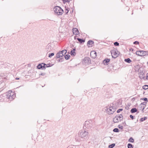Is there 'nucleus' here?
<instances>
[{"instance_id": "1", "label": "nucleus", "mask_w": 148, "mask_h": 148, "mask_svg": "<svg viewBox=\"0 0 148 148\" xmlns=\"http://www.w3.org/2000/svg\"><path fill=\"white\" fill-rule=\"evenodd\" d=\"M88 138V132L85 130H82L79 132L78 136L76 137L75 139L76 141L80 142L86 140Z\"/></svg>"}, {"instance_id": "2", "label": "nucleus", "mask_w": 148, "mask_h": 148, "mask_svg": "<svg viewBox=\"0 0 148 148\" xmlns=\"http://www.w3.org/2000/svg\"><path fill=\"white\" fill-rule=\"evenodd\" d=\"M53 10L57 15H61L64 12L63 10L59 6H55L53 8Z\"/></svg>"}, {"instance_id": "3", "label": "nucleus", "mask_w": 148, "mask_h": 148, "mask_svg": "<svg viewBox=\"0 0 148 148\" xmlns=\"http://www.w3.org/2000/svg\"><path fill=\"white\" fill-rule=\"evenodd\" d=\"M92 122V121L91 120H89V121H85L83 127L84 129H85L86 128H90L92 127L93 126Z\"/></svg>"}, {"instance_id": "4", "label": "nucleus", "mask_w": 148, "mask_h": 148, "mask_svg": "<svg viewBox=\"0 0 148 148\" xmlns=\"http://www.w3.org/2000/svg\"><path fill=\"white\" fill-rule=\"evenodd\" d=\"M110 52L112 58H115L118 56L119 55L117 53V52H118V51L116 49L112 50Z\"/></svg>"}, {"instance_id": "5", "label": "nucleus", "mask_w": 148, "mask_h": 148, "mask_svg": "<svg viewBox=\"0 0 148 148\" xmlns=\"http://www.w3.org/2000/svg\"><path fill=\"white\" fill-rule=\"evenodd\" d=\"M115 110V109L113 106H111L109 108H107L106 112L108 114H113Z\"/></svg>"}, {"instance_id": "6", "label": "nucleus", "mask_w": 148, "mask_h": 148, "mask_svg": "<svg viewBox=\"0 0 148 148\" xmlns=\"http://www.w3.org/2000/svg\"><path fill=\"white\" fill-rule=\"evenodd\" d=\"M8 95H6V97L7 99H10V101L12 100L16 96V93H8Z\"/></svg>"}, {"instance_id": "7", "label": "nucleus", "mask_w": 148, "mask_h": 148, "mask_svg": "<svg viewBox=\"0 0 148 148\" xmlns=\"http://www.w3.org/2000/svg\"><path fill=\"white\" fill-rule=\"evenodd\" d=\"M45 65H46V64L44 63H42L39 64L36 67L38 69L45 70L46 69Z\"/></svg>"}, {"instance_id": "8", "label": "nucleus", "mask_w": 148, "mask_h": 148, "mask_svg": "<svg viewBox=\"0 0 148 148\" xmlns=\"http://www.w3.org/2000/svg\"><path fill=\"white\" fill-rule=\"evenodd\" d=\"M91 62L90 58L89 57H85L83 59L82 61V63L83 64H88Z\"/></svg>"}, {"instance_id": "9", "label": "nucleus", "mask_w": 148, "mask_h": 148, "mask_svg": "<svg viewBox=\"0 0 148 148\" xmlns=\"http://www.w3.org/2000/svg\"><path fill=\"white\" fill-rule=\"evenodd\" d=\"M139 77L141 79H143L144 80L145 79V74L143 72V71H140V72L138 73Z\"/></svg>"}, {"instance_id": "10", "label": "nucleus", "mask_w": 148, "mask_h": 148, "mask_svg": "<svg viewBox=\"0 0 148 148\" xmlns=\"http://www.w3.org/2000/svg\"><path fill=\"white\" fill-rule=\"evenodd\" d=\"M72 32L73 34L76 35L79 34V31L77 28H73L72 29Z\"/></svg>"}, {"instance_id": "11", "label": "nucleus", "mask_w": 148, "mask_h": 148, "mask_svg": "<svg viewBox=\"0 0 148 148\" xmlns=\"http://www.w3.org/2000/svg\"><path fill=\"white\" fill-rule=\"evenodd\" d=\"M90 56L93 58H95L97 56V52L94 51H92L90 53Z\"/></svg>"}, {"instance_id": "12", "label": "nucleus", "mask_w": 148, "mask_h": 148, "mask_svg": "<svg viewBox=\"0 0 148 148\" xmlns=\"http://www.w3.org/2000/svg\"><path fill=\"white\" fill-rule=\"evenodd\" d=\"M51 44L49 43L46 46V49L47 51L49 52L51 51L52 49Z\"/></svg>"}, {"instance_id": "13", "label": "nucleus", "mask_w": 148, "mask_h": 148, "mask_svg": "<svg viewBox=\"0 0 148 148\" xmlns=\"http://www.w3.org/2000/svg\"><path fill=\"white\" fill-rule=\"evenodd\" d=\"M110 59L109 58H106L103 61L104 65H107L108 63L110 61Z\"/></svg>"}, {"instance_id": "14", "label": "nucleus", "mask_w": 148, "mask_h": 148, "mask_svg": "<svg viewBox=\"0 0 148 148\" xmlns=\"http://www.w3.org/2000/svg\"><path fill=\"white\" fill-rule=\"evenodd\" d=\"M94 43V42L91 40H89L87 43V45L88 47H90L89 45H90V47L92 46V45Z\"/></svg>"}, {"instance_id": "15", "label": "nucleus", "mask_w": 148, "mask_h": 148, "mask_svg": "<svg viewBox=\"0 0 148 148\" xmlns=\"http://www.w3.org/2000/svg\"><path fill=\"white\" fill-rule=\"evenodd\" d=\"M130 112L132 113H134L137 112L138 113L139 112V111H138L137 109L136 108H132Z\"/></svg>"}, {"instance_id": "16", "label": "nucleus", "mask_w": 148, "mask_h": 148, "mask_svg": "<svg viewBox=\"0 0 148 148\" xmlns=\"http://www.w3.org/2000/svg\"><path fill=\"white\" fill-rule=\"evenodd\" d=\"M142 52H143L142 50L138 51H137L136 52V55H138V56H142Z\"/></svg>"}, {"instance_id": "17", "label": "nucleus", "mask_w": 148, "mask_h": 148, "mask_svg": "<svg viewBox=\"0 0 148 148\" xmlns=\"http://www.w3.org/2000/svg\"><path fill=\"white\" fill-rule=\"evenodd\" d=\"M77 40H78L79 43L82 44L83 43L85 42V39H84L83 38H77Z\"/></svg>"}, {"instance_id": "18", "label": "nucleus", "mask_w": 148, "mask_h": 148, "mask_svg": "<svg viewBox=\"0 0 148 148\" xmlns=\"http://www.w3.org/2000/svg\"><path fill=\"white\" fill-rule=\"evenodd\" d=\"M120 121L119 119L118 118V116H115L113 119V121L114 123H116L119 122Z\"/></svg>"}, {"instance_id": "19", "label": "nucleus", "mask_w": 148, "mask_h": 148, "mask_svg": "<svg viewBox=\"0 0 148 148\" xmlns=\"http://www.w3.org/2000/svg\"><path fill=\"white\" fill-rule=\"evenodd\" d=\"M67 52V50L66 49H64L61 51H59V53H60L61 54H63V55H66Z\"/></svg>"}, {"instance_id": "20", "label": "nucleus", "mask_w": 148, "mask_h": 148, "mask_svg": "<svg viewBox=\"0 0 148 148\" xmlns=\"http://www.w3.org/2000/svg\"><path fill=\"white\" fill-rule=\"evenodd\" d=\"M60 54H61L60 53H59V51L56 54V59H58L60 58L61 57H62L63 56V55L62 54V55H60Z\"/></svg>"}, {"instance_id": "21", "label": "nucleus", "mask_w": 148, "mask_h": 148, "mask_svg": "<svg viewBox=\"0 0 148 148\" xmlns=\"http://www.w3.org/2000/svg\"><path fill=\"white\" fill-rule=\"evenodd\" d=\"M116 116H118V118L119 119L120 121H121L123 120V116L122 114L117 115Z\"/></svg>"}, {"instance_id": "22", "label": "nucleus", "mask_w": 148, "mask_h": 148, "mask_svg": "<svg viewBox=\"0 0 148 148\" xmlns=\"http://www.w3.org/2000/svg\"><path fill=\"white\" fill-rule=\"evenodd\" d=\"M139 106H140V107H139V109L140 110H141V111L142 112H144L143 110H144L145 107H144V106H142L141 104H140Z\"/></svg>"}, {"instance_id": "23", "label": "nucleus", "mask_w": 148, "mask_h": 148, "mask_svg": "<svg viewBox=\"0 0 148 148\" xmlns=\"http://www.w3.org/2000/svg\"><path fill=\"white\" fill-rule=\"evenodd\" d=\"M142 56H144L146 55H148V51H143L142 53Z\"/></svg>"}, {"instance_id": "24", "label": "nucleus", "mask_w": 148, "mask_h": 148, "mask_svg": "<svg viewBox=\"0 0 148 148\" xmlns=\"http://www.w3.org/2000/svg\"><path fill=\"white\" fill-rule=\"evenodd\" d=\"M124 61L128 63H130L132 62V60L130 58L125 59L124 60Z\"/></svg>"}, {"instance_id": "25", "label": "nucleus", "mask_w": 148, "mask_h": 148, "mask_svg": "<svg viewBox=\"0 0 148 148\" xmlns=\"http://www.w3.org/2000/svg\"><path fill=\"white\" fill-rule=\"evenodd\" d=\"M140 68V67L138 65H136L134 66V69L135 71H139Z\"/></svg>"}, {"instance_id": "26", "label": "nucleus", "mask_w": 148, "mask_h": 148, "mask_svg": "<svg viewBox=\"0 0 148 148\" xmlns=\"http://www.w3.org/2000/svg\"><path fill=\"white\" fill-rule=\"evenodd\" d=\"M53 65V64H51L49 63L47 64H46V65H45V66H46V68L47 67H51Z\"/></svg>"}, {"instance_id": "27", "label": "nucleus", "mask_w": 148, "mask_h": 148, "mask_svg": "<svg viewBox=\"0 0 148 148\" xmlns=\"http://www.w3.org/2000/svg\"><path fill=\"white\" fill-rule=\"evenodd\" d=\"M70 57V56L69 54L66 55L64 56V58L66 60H69Z\"/></svg>"}, {"instance_id": "28", "label": "nucleus", "mask_w": 148, "mask_h": 148, "mask_svg": "<svg viewBox=\"0 0 148 148\" xmlns=\"http://www.w3.org/2000/svg\"><path fill=\"white\" fill-rule=\"evenodd\" d=\"M70 54L71 56H75L76 55V53L75 52L71 50L70 52Z\"/></svg>"}, {"instance_id": "29", "label": "nucleus", "mask_w": 148, "mask_h": 148, "mask_svg": "<svg viewBox=\"0 0 148 148\" xmlns=\"http://www.w3.org/2000/svg\"><path fill=\"white\" fill-rule=\"evenodd\" d=\"M59 58V59L57 60V61L58 62H63L64 60V58L61 57Z\"/></svg>"}, {"instance_id": "30", "label": "nucleus", "mask_w": 148, "mask_h": 148, "mask_svg": "<svg viewBox=\"0 0 148 148\" xmlns=\"http://www.w3.org/2000/svg\"><path fill=\"white\" fill-rule=\"evenodd\" d=\"M147 119V117H142V118H141L140 119V121L142 122V121H144L145 120H146Z\"/></svg>"}, {"instance_id": "31", "label": "nucleus", "mask_w": 148, "mask_h": 148, "mask_svg": "<svg viewBox=\"0 0 148 148\" xmlns=\"http://www.w3.org/2000/svg\"><path fill=\"white\" fill-rule=\"evenodd\" d=\"M115 144L114 143L112 144L109 145V148H113L115 146Z\"/></svg>"}, {"instance_id": "32", "label": "nucleus", "mask_w": 148, "mask_h": 148, "mask_svg": "<svg viewBox=\"0 0 148 148\" xmlns=\"http://www.w3.org/2000/svg\"><path fill=\"white\" fill-rule=\"evenodd\" d=\"M134 141V139L132 137H130L128 140V141L131 143H133Z\"/></svg>"}, {"instance_id": "33", "label": "nucleus", "mask_w": 148, "mask_h": 148, "mask_svg": "<svg viewBox=\"0 0 148 148\" xmlns=\"http://www.w3.org/2000/svg\"><path fill=\"white\" fill-rule=\"evenodd\" d=\"M127 147L128 148H133V145L131 143H128L127 144Z\"/></svg>"}, {"instance_id": "34", "label": "nucleus", "mask_w": 148, "mask_h": 148, "mask_svg": "<svg viewBox=\"0 0 148 148\" xmlns=\"http://www.w3.org/2000/svg\"><path fill=\"white\" fill-rule=\"evenodd\" d=\"M113 131L115 132H119V130L118 128H116L113 129Z\"/></svg>"}, {"instance_id": "35", "label": "nucleus", "mask_w": 148, "mask_h": 148, "mask_svg": "<svg viewBox=\"0 0 148 148\" xmlns=\"http://www.w3.org/2000/svg\"><path fill=\"white\" fill-rule=\"evenodd\" d=\"M69 8H66L65 11V13L66 14H67L69 12Z\"/></svg>"}, {"instance_id": "36", "label": "nucleus", "mask_w": 148, "mask_h": 148, "mask_svg": "<svg viewBox=\"0 0 148 148\" xmlns=\"http://www.w3.org/2000/svg\"><path fill=\"white\" fill-rule=\"evenodd\" d=\"M143 88L144 90L148 89V85H145L143 86Z\"/></svg>"}, {"instance_id": "37", "label": "nucleus", "mask_w": 148, "mask_h": 148, "mask_svg": "<svg viewBox=\"0 0 148 148\" xmlns=\"http://www.w3.org/2000/svg\"><path fill=\"white\" fill-rule=\"evenodd\" d=\"M54 54L53 53H49V54L48 57L49 58H51L52 56H53Z\"/></svg>"}, {"instance_id": "38", "label": "nucleus", "mask_w": 148, "mask_h": 148, "mask_svg": "<svg viewBox=\"0 0 148 148\" xmlns=\"http://www.w3.org/2000/svg\"><path fill=\"white\" fill-rule=\"evenodd\" d=\"M70 0H62V1H63V3L64 4L67 2L69 3L70 2Z\"/></svg>"}, {"instance_id": "39", "label": "nucleus", "mask_w": 148, "mask_h": 148, "mask_svg": "<svg viewBox=\"0 0 148 148\" xmlns=\"http://www.w3.org/2000/svg\"><path fill=\"white\" fill-rule=\"evenodd\" d=\"M114 45L116 46H119V43L117 42H115L114 43Z\"/></svg>"}, {"instance_id": "40", "label": "nucleus", "mask_w": 148, "mask_h": 148, "mask_svg": "<svg viewBox=\"0 0 148 148\" xmlns=\"http://www.w3.org/2000/svg\"><path fill=\"white\" fill-rule=\"evenodd\" d=\"M147 102H143L141 103L140 104L142 106H143L145 107L146 106V104L147 103Z\"/></svg>"}, {"instance_id": "41", "label": "nucleus", "mask_w": 148, "mask_h": 148, "mask_svg": "<svg viewBox=\"0 0 148 148\" xmlns=\"http://www.w3.org/2000/svg\"><path fill=\"white\" fill-rule=\"evenodd\" d=\"M139 42L137 41H135L133 42V44L136 45H139Z\"/></svg>"}, {"instance_id": "42", "label": "nucleus", "mask_w": 148, "mask_h": 148, "mask_svg": "<svg viewBox=\"0 0 148 148\" xmlns=\"http://www.w3.org/2000/svg\"><path fill=\"white\" fill-rule=\"evenodd\" d=\"M123 110V109L122 108L119 109L117 111V113H119L121 111H122Z\"/></svg>"}, {"instance_id": "43", "label": "nucleus", "mask_w": 148, "mask_h": 148, "mask_svg": "<svg viewBox=\"0 0 148 148\" xmlns=\"http://www.w3.org/2000/svg\"><path fill=\"white\" fill-rule=\"evenodd\" d=\"M140 100H143L145 101H146L147 100V98H141L140 99Z\"/></svg>"}, {"instance_id": "44", "label": "nucleus", "mask_w": 148, "mask_h": 148, "mask_svg": "<svg viewBox=\"0 0 148 148\" xmlns=\"http://www.w3.org/2000/svg\"><path fill=\"white\" fill-rule=\"evenodd\" d=\"M134 97L135 98L136 100L138 101L139 99V96H138V95L137 97L135 96Z\"/></svg>"}, {"instance_id": "45", "label": "nucleus", "mask_w": 148, "mask_h": 148, "mask_svg": "<svg viewBox=\"0 0 148 148\" xmlns=\"http://www.w3.org/2000/svg\"><path fill=\"white\" fill-rule=\"evenodd\" d=\"M118 127H119V128L120 129H123V126H121L120 125H119L118 126Z\"/></svg>"}, {"instance_id": "46", "label": "nucleus", "mask_w": 148, "mask_h": 148, "mask_svg": "<svg viewBox=\"0 0 148 148\" xmlns=\"http://www.w3.org/2000/svg\"><path fill=\"white\" fill-rule=\"evenodd\" d=\"M15 92V91H12V90H8L7 92Z\"/></svg>"}, {"instance_id": "47", "label": "nucleus", "mask_w": 148, "mask_h": 148, "mask_svg": "<svg viewBox=\"0 0 148 148\" xmlns=\"http://www.w3.org/2000/svg\"><path fill=\"white\" fill-rule=\"evenodd\" d=\"M130 118H131L132 119H133L134 118V117L133 116H132V115H130Z\"/></svg>"}, {"instance_id": "48", "label": "nucleus", "mask_w": 148, "mask_h": 148, "mask_svg": "<svg viewBox=\"0 0 148 148\" xmlns=\"http://www.w3.org/2000/svg\"><path fill=\"white\" fill-rule=\"evenodd\" d=\"M45 74H46V73H41V74H40L39 75H41L44 76V75H45Z\"/></svg>"}, {"instance_id": "49", "label": "nucleus", "mask_w": 148, "mask_h": 148, "mask_svg": "<svg viewBox=\"0 0 148 148\" xmlns=\"http://www.w3.org/2000/svg\"><path fill=\"white\" fill-rule=\"evenodd\" d=\"M145 79L148 80V73L146 74Z\"/></svg>"}, {"instance_id": "50", "label": "nucleus", "mask_w": 148, "mask_h": 148, "mask_svg": "<svg viewBox=\"0 0 148 148\" xmlns=\"http://www.w3.org/2000/svg\"><path fill=\"white\" fill-rule=\"evenodd\" d=\"M135 100H136L135 98L134 97H133L131 100L132 102H133Z\"/></svg>"}, {"instance_id": "51", "label": "nucleus", "mask_w": 148, "mask_h": 148, "mask_svg": "<svg viewBox=\"0 0 148 148\" xmlns=\"http://www.w3.org/2000/svg\"><path fill=\"white\" fill-rule=\"evenodd\" d=\"M129 50L130 51H134V49L132 48H131Z\"/></svg>"}, {"instance_id": "52", "label": "nucleus", "mask_w": 148, "mask_h": 148, "mask_svg": "<svg viewBox=\"0 0 148 148\" xmlns=\"http://www.w3.org/2000/svg\"><path fill=\"white\" fill-rule=\"evenodd\" d=\"M71 51H76V48L75 47H74V48L73 50H71Z\"/></svg>"}, {"instance_id": "53", "label": "nucleus", "mask_w": 148, "mask_h": 148, "mask_svg": "<svg viewBox=\"0 0 148 148\" xmlns=\"http://www.w3.org/2000/svg\"><path fill=\"white\" fill-rule=\"evenodd\" d=\"M77 36H75L74 37V39L75 40H77Z\"/></svg>"}, {"instance_id": "54", "label": "nucleus", "mask_w": 148, "mask_h": 148, "mask_svg": "<svg viewBox=\"0 0 148 148\" xmlns=\"http://www.w3.org/2000/svg\"><path fill=\"white\" fill-rule=\"evenodd\" d=\"M67 148H73L71 145L69 146Z\"/></svg>"}, {"instance_id": "55", "label": "nucleus", "mask_w": 148, "mask_h": 148, "mask_svg": "<svg viewBox=\"0 0 148 148\" xmlns=\"http://www.w3.org/2000/svg\"><path fill=\"white\" fill-rule=\"evenodd\" d=\"M110 67L111 68V69H113L114 68V66L112 65H111V66H110Z\"/></svg>"}, {"instance_id": "56", "label": "nucleus", "mask_w": 148, "mask_h": 148, "mask_svg": "<svg viewBox=\"0 0 148 148\" xmlns=\"http://www.w3.org/2000/svg\"><path fill=\"white\" fill-rule=\"evenodd\" d=\"M15 79L16 80H18V79H20V78H18V77H16L15 78Z\"/></svg>"}, {"instance_id": "57", "label": "nucleus", "mask_w": 148, "mask_h": 148, "mask_svg": "<svg viewBox=\"0 0 148 148\" xmlns=\"http://www.w3.org/2000/svg\"><path fill=\"white\" fill-rule=\"evenodd\" d=\"M72 12H73V10H74V8H72Z\"/></svg>"}, {"instance_id": "58", "label": "nucleus", "mask_w": 148, "mask_h": 148, "mask_svg": "<svg viewBox=\"0 0 148 148\" xmlns=\"http://www.w3.org/2000/svg\"><path fill=\"white\" fill-rule=\"evenodd\" d=\"M118 104H119L118 102L116 103V104H117V106L118 105Z\"/></svg>"}, {"instance_id": "59", "label": "nucleus", "mask_w": 148, "mask_h": 148, "mask_svg": "<svg viewBox=\"0 0 148 148\" xmlns=\"http://www.w3.org/2000/svg\"><path fill=\"white\" fill-rule=\"evenodd\" d=\"M62 54H60V55H62ZM63 55V56H64V55Z\"/></svg>"}, {"instance_id": "60", "label": "nucleus", "mask_w": 148, "mask_h": 148, "mask_svg": "<svg viewBox=\"0 0 148 148\" xmlns=\"http://www.w3.org/2000/svg\"><path fill=\"white\" fill-rule=\"evenodd\" d=\"M21 86H19V87H17V88H19Z\"/></svg>"}, {"instance_id": "61", "label": "nucleus", "mask_w": 148, "mask_h": 148, "mask_svg": "<svg viewBox=\"0 0 148 148\" xmlns=\"http://www.w3.org/2000/svg\"><path fill=\"white\" fill-rule=\"evenodd\" d=\"M84 92H87V90H86V91H84Z\"/></svg>"}, {"instance_id": "62", "label": "nucleus", "mask_w": 148, "mask_h": 148, "mask_svg": "<svg viewBox=\"0 0 148 148\" xmlns=\"http://www.w3.org/2000/svg\"><path fill=\"white\" fill-rule=\"evenodd\" d=\"M45 85H44V86H42V87H44V86H45Z\"/></svg>"}, {"instance_id": "63", "label": "nucleus", "mask_w": 148, "mask_h": 148, "mask_svg": "<svg viewBox=\"0 0 148 148\" xmlns=\"http://www.w3.org/2000/svg\"><path fill=\"white\" fill-rule=\"evenodd\" d=\"M133 14V12H132V14Z\"/></svg>"}, {"instance_id": "64", "label": "nucleus", "mask_w": 148, "mask_h": 148, "mask_svg": "<svg viewBox=\"0 0 148 148\" xmlns=\"http://www.w3.org/2000/svg\"><path fill=\"white\" fill-rule=\"evenodd\" d=\"M147 64H148V62H147Z\"/></svg>"}]
</instances>
